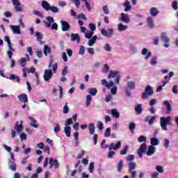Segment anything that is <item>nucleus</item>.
<instances>
[{
	"label": "nucleus",
	"mask_w": 178,
	"mask_h": 178,
	"mask_svg": "<svg viewBox=\"0 0 178 178\" xmlns=\"http://www.w3.org/2000/svg\"><path fill=\"white\" fill-rule=\"evenodd\" d=\"M14 129L15 130H17V133H22V129H23V121H20L19 124V122L17 121L15 123V126Z\"/></svg>",
	"instance_id": "18"
},
{
	"label": "nucleus",
	"mask_w": 178,
	"mask_h": 178,
	"mask_svg": "<svg viewBox=\"0 0 178 178\" xmlns=\"http://www.w3.org/2000/svg\"><path fill=\"white\" fill-rule=\"evenodd\" d=\"M63 113L67 114L69 113V107L67 106V104H66L63 110Z\"/></svg>",
	"instance_id": "61"
},
{
	"label": "nucleus",
	"mask_w": 178,
	"mask_h": 178,
	"mask_svg": "<svg viewBox=\"0 0 178 178\" xmlns=\"http://www.w3.org/2000/svg\"><path fill=\"white\" fill-rule=\"evenodd\" d=\"M163 105H165L167 110H166V113L169 114L170 112H172V105L169 103L168 101H164L163 102Z\"/></svg>",
	"instance_id": "24"
},
{
	"label": "nucleus",
	"mask_w": 178,
	"mask_h": 178,
	"mask_svg": "<svg viewBox=\"0 0 178 178\" xmlns=\"http://www.w3.org/2000/svg\"><path fill=\"white\" fill-rule=\"evenodd\" d=\"M137 166V164L134 162H129L128 163L129 172H131L132 170H134Z\"/></svg>",
	"instance_id": "27"
},
{
	"label": "nucleus",
	"mask_w": 178,
	"mask_h": 178,
	"mask_svg": "<svg viewBox=\"0 0 178 178\" xmlns=\"http://www.w3.org/2000/svg\"><path fill=\"white\" fill-rule=\"evenodd\" d=\"M135 111L136 115H141L143 113V105L139 104L135 106Z\"/></svg>",
	"instance_id": "22"
},
{
	"label": "nucleus",
	"mask_w": 178,
	"mask_h": 178,
	"mask_svg": "<svg viewBox=\"0 0 178 178\" xmlns=\"http://www.w3.org/2000/svg\"><path fill=\"white\" fill-rule=\"evenodd\" d=\"M94 169H95L94 162L92 161L89 164V168H88L89 172L94 173Z\"/></svg>",
	"instance_id": "45"
},
{
	"label": "nucleus",
	"mask_w": 178,
	"mask_h": 178,
	"mask_svg": "<svg viewBox=\"0 0 178 178\" xmlns=\"http://www.w3.org/2000/svg\"><path fill=\"white\" fill-rule=\"evenodd\" d=\"M152 94H154V89L151 86L148 85L146 87L145 92L142 94L141 98L142 99H148V97H151Z\"/></svg>",
	"instance_id": "3"
},
{
	"label": "nucleus",
	"mask_w": 178,
	"mask_h": 178,
	"mask_svg": "<svg viewBox=\"0 0 178 178\" xmlns=\"http://www.w3.org/2000/svg\"><path fill=\"white\" fill-rule=\"evenodd\" d=\"M52 70H45L43 76L44 81H49V79H52Z\"/></svg>",
	"instance_id": "7"
},
{
	"label": "nucleus",
	"mask_w": 178,
	"mask_h": 178,
	"mask_svg": "<svg viewBox=\"0 0 178 178\" xmlns=\"http://www.w3.org/2000/svg\"><path fill=\"white\" fill-rule=\"evenodd\" d=\"M127 86L129 90H134L136 88V83L133 81H128Z\"/></svg>",
	"instance_id": "32"
},
{
	"label": "nucleus",
	"mask_w": 178,
	"mask_h": 178,
	"mask_svg": "<svg viewBox=\"0 0 178 178\" xmlns=\"http://www.w3.org/2000/svg\"><path fill=\"white\" fill-rule=\"evenodd\" d=\"M156 99L154 98L152 99L149 102V105L152 107L154 106V105H156Z\"/></svg>",
	"instance_id": "55"
},
{
	"label": "nucleus",
	"mask_w": 178,
	"mask_h": 178,
	"mask_svg": "<svg viewBox=\"0 0 178 178\" xmlns=\"http://www.w3.org/2000/svg\"><path fill=\"white\" fill-rule=\"evenodd\" d=\"M88 91L89 94H90V95H92L93 97H95V95H97V92H98V90L95 88H90L88 90Z\"/></svg>",
	"instance_id": "34"
},
{
	"label": "nucleus",
	"mask_w": 178,
	"mask_h": 178,
	"mask_svg": "<svg viewBox=\"0 0 178 178\" xmlns=\"http://www.w3.org/2000/svg\"><path fill=\"white\" fill-rule=\"evenodd\" d=\"M35 37H36L37 41H39V42H41V41H42V39L44 38L42 37V33L38 31L35 32Z\"/></svg>",
	"instance_id": "36"
},
{
	"label": "nucleus",
	"mask_w": 178,
	"mask_h": 178,
	"mask_svg": "<svg viewBox=\"0 0 178 178\" xmlns=\"http://www.w3.org/2000/svg\"><path fill=\"white\" fill-rule=\"evenodd\" d=\"M145 149H147V143H143L138 149V154L139 158H143V154L145 152Z\"/></svg>",
	"instance_id": "8"
},
{
	"label": "nucleus",
	"mask_w": 178,
	"mask_h": 178,
	"mask_svg": "<svg viewBox=\"0 0 178 178\" xmlns=\"http://www.w3.org/2000/svg\"><path fill=\"white\" fill-rule=\"evenodd\" d=\"M138 141V143H147V137L145 136H140Z\"/></svg>",
	"instance_id": "42"
},
{
	"label": "nucleus",
	"mask_w": 178,
	"mask_h": 178,
	"mask_svg": "<svg viewBox=\"0 0 178 178\" xmlns=\"http://www.w3.org/2000/svg\"><path fill=\"white\" fill-rule=\"evenodd\" d=\"M104 136L110 137L111 136V128H107L104 132Z\"/></svg>",
	"instance_id": "59"
},
{
	"label": "nucleus",
	"mask_w": 178,
	"mask_h": 178,
	"mask_svg": "<svg viewBox=\"0 0 178 178\" xmlns=\"http://www.w3.org/2000/svg\"><path fill=\"white\" fill-rule=\"evenodd\" d=\"M42 8H43V9H44V10H49L51 9V4H49V3H48V1L44 0L42 1Z\"/></svg>",
	"instance_id": "21"
},
{
	"label": "nucleus",
	"mask_w": 178,
	"mask_h": 178,
	"mask_svg": "<svg viewBox=\"0 0 178 178\" xmlns=\"http://www.w3.org/2000/svg\"><path fill=\"white\" fill-rule=\"evenodd\" d=\"M120 72L119 71H112V95H116L118 94V86L120 83Z\"/></svg>",
	"instance_id": "1"
},
{
	"label": "nucleus",
	"mask_w": 178,
	"mask_h": 178,
	"mask_svg": "<svg viewBox=\"0 0 178 178\" xmlns=\"http://www.w3.org/2000/svg\"><path fill=\"white\" fill-rule=\"evenodd\" d=\"M155 151H156V148L154 146L149 145L147 151L146 152V155L147 156H152V155L155 154Z\"/></svg>",
	"instance_id": "11"
},
{
	"label": "nucleus",
	"mask_w": 178,
	"mask_h": 178,
	"mask_svg": "<svg viewBox=\"0 0 178 178\" xmlns=\"http://www.w3.org/2000/svg\"><path fill=\"white\" fill-rule=\"evenodd\" d=\"M88 130H89V134L92 136L95 133V125L93 123H91L88 126Z\"/></svg>",
	"instance_id": "28"
},
{
	"label": "nucleus",
	"mask_w": 178,
	"mask_h": 178,
	"mask_svg": "<svg viewBox=\"0 0 178 178\" xmlns=\"http://www.w3.org/2000/svg\"><path fill=\"white\" fill-rule=\"evenodd\" d=\"M33 15H36L37 16H39V17H44V15H42V13H41V12L38 11V10H33Z\"/></svg>",
	"instance_id": "60"
},
{
	"label": "nucleus",
	"mask_w": 178,
	"mask_h": 178,
	"mask_svg": "<svg viewBox=\"0 0 178 178\" xmlns=\"http://www.w3.org/2000/svg\"><path fill=\"white\" fill-rule=\"evenodd\" d=\"M134 129H136V124L134 122H131L129 124V130L131 133H134Z\"/></svg>",
	"instance_id": "48"
},
{
	"label": "nucleus",
	"mask_w": 178,
	"mask_h": 178,
	"mask_svg": "<svg viewBox=\"0 0 178 178\" xmlns=\"http://www.w3.org/2000/svg\"><path fill=\"white\" fill-rule=\"evenodd\" d=\"M72 130V127L70 126H65V127H64V133L65 134V136L67 137H71L72 134L70 133Z\"/></svg>",
	"instance_id": "26"
},
{
	"label": "nucleus",
	"mask_w": 178,
	"mask_h": 178,
	"mask_svg": "<svg viewBox=\"0 0 178 178\" xmlns=\"http://www.w3.org/2000/svg\"><path fill=\"white\" fill-rule=\"evenodd\" d=\"M17 98L20 101V102H24V104L29 102V97H27V94L26 93H22L18 95Z\"/></svg>",
	"instance_id": "12"
},
{
	"label": "nucleus",
	"mask_w": 178,
	"mask_h": 178,
	"mask_svg": "<svg viewBox=\"0 0 178 178\" xmlns=\"http://www.w3.org/2000/svg\"><path fill=\"white\" fill-rule=\"evenodd\" d=\"M101 33L102 34V35H104L105 37H109V33L106 30H105V29H101Z\"/></svg>",
	"instance_id": "56"
},
{
	"label": "nucleus",
	"mask_w": 178,
	"mask_h": 178,
	"mask_svg": "<svg viewBox=\"0 0 178 178\" xmlns=\"http://www.w3.org/2000/svg\"><path fill=\"white\" fill-rule=\"evenodd\" d=\"M43 53L44 54L45 56H48V54H51V47L48 45H44Z\"/></svg>",
	"instance_id": "35"
},
{
	"label": "nucleus",
	"mask_w": 178,
	"mask_h": 178,
	"mask_svg": "<svg viewBox=\"0 0 178 178\" xmlns=\"http://www.w3.org/2000/svg\"><path fill=\"white\" fill-rule=\"evenodd\" d=\"M10 27L14 34H22L19 26L10 25Z\"/></svg>",
	"instance_id": "15"
},
{
	"label": "nucleus",
	"mask_w": 178,
	"mask_h": 178,
	"mask_svg": "<svg viewBox=\"0 0 178 178\" xmlns=\"http://www.w3.org/2000/svg\"><path fill=\"white\" fill-rule=\"evenodd\" d=\"M127 29H129V26L127 25H124L122 23H120L118 24V31H124L125 30H127Z\"/></svg>",
	"instance_id": "31"
},
{
	"label": "nucleus",
	"mask_w": 178,
	"mask_h": 178,
	"mask_svg": "<svg viewBox=\"0 0 178 178\" xmlns=\"http://www.w3.org/2000/svg\"><path fill=\"white\" fill-rule=\"evenodd\" d=\"M112 116L115 118V119H119V118H120V113L118 109H112Z\"/></svg>",
	"instance_id": "29"
},
{
	"label": "nucleus",
	"mask_w": 178,
	"mask_h": 178,
	"mask_svg": "<svg viewBox=\"0 0 178 178\" xmlns=\"http://www.w3.org/2000/svg\"><path fill=\"white\" fill-rule=\"evenodd\" d=\"M172 92L173 94H177L178 93V88L177 86H174L172 88Z\"/></svg>",
	"instance_id": "64"
},
{
	"label": "nucleus",
	"mask_w": 178,
	"mask_h": 178,
	"mask_svg": "<svg viewBox=\"0 0 178 178\" xmlns=\"http://www.w3.org/2000/svg\"><path fill=\"white\" fill-rule=\"evenodd\" d=\"M71 41H76L77 44L80 42V36L77 33L71 34Z\"/></svg>",
	"instance_id": "25"
},
{
	"label": "nucleus",
	"mask_w": 178,
	"mask_h": 178,
	"mask_svg": "<svg viewBox=\"0 0 178 178\" xmlns=\"http://www.w3.org/2000/svg\"><path fill=\"white\" fill-rule=\"evenodd\" d=\"M142 55H146V56L145 57V60H148V59H149V58H151L152 53L151 51L148 52V49L147 48H143L142 50Z\"/></svg>",
	"instance_id": "13"
},
{
	"label": "nucleus",
	"mask_w": 178,
	"mask_h": 178,
	"mask_svg": "<svg viewBox=\"0 0 178 178\" xmlns=\"http://www.w3.org/2000/svg\"><path fill=\"white\" fill-rule=\"evenodd\" d=\"M26 58H22L20 61H19V65L21 67H24V66H26V62H29V60H30V56H29V54H26Z\"/></svg>",
	"instance_id": "16"
},
{
	"label": "nucleus",
	"mask_w": 178,
	"mask_h": 178,
	"mask_svg": "<svg viewBox=\"0 0 178 178\" xmlns=\"http://www.w3.org/2000/svg\"><path fill=\"white\" fill-rule=\"evenodd\" d=\"M150 144L152 147H155V145H159V140H158L156 138H152L150 139Z\"/></svg>",
	"instance_id": "30"
},
{
	"label": "nucleus",
	"mask_w": 178,
	"mask_h": 178,
	"mask_svg": "<svg viewBox=\"0 0 178 178\" xmlns=\"http://www.w3.org/2000/svg\"><path fill=\"white\" fill-rule=\"evenodd\" d=\"M89 29L92 32L95 31V29H96L95 25L94 24H92V23H90L89 24Z\"/></svg>",
	"instance_id": "63"
},
{
	"label": "nucleus",
	"mask_w": 178,
	"mask_h": 178,
	"mask_svg": "<svg viewBox=\"0 0 178 178\" xmlns=\"http://www.w3.org/2000/svg\"><path fill=\"white\" fill-rule=\"evenodd\" d=\"M156 60H158V57H156V56H152L150 60V65L152 66H155V65H156L157 63Z\"/></svg>",
	"instance_id": "38"
},
{
	"label": "nucleus",
	"mask_w": 178,
	"mask_h": 178,
	"mask_svg": "<svg viewBox=\"0 0 178 178\" xmlns=\"http://www.w3.org/2000/svg\"><path fill=\"white\" fill-rule=\"evenodd\" d=\"M149 13H150L151 16L156 17V16L157 15H159V10H158L157 8L152 7L149 10Z\"/></svg>",
	"instance_id": "20"
},
{
	"label": "nucleus",
	"mask_w": 178,
	"mask_h": 178,
	"mask_svg": "<svg viewBox=\"0 0 178 178\" xmlns=\"http://www.w3.org/2000/svg\"><path fill=\"white\" fill-rule=\"evenodd\" d=\"M166 84H168V81L163 82V85H160L157 88L156 92H161V91H162V88H163V87H165V86H166Z\"/></svg>",
	"instance_id": "43"
},
{
	"label": "nucleus",
	"mask_w": 178,
	"mask_h": 178,
	"mask_svg": "<svg viewBox=\"0 0 178 178\" xmlns=\"http://www.w3.org/2000/svg\"><path fill=\"white\" fill-rule=\"evenodd\" d=\"M91 101H92V97L91 95H88L86 96V106H90V105H91Z\"/></svg>",
	"instance_id": "39"
},
{
	"label": "nucleus",
	"mask_w": 178,
	"mask_h": 178,
	"mask_svg": "<svg viewBox=\"0 0 178 178\" xmlns=\"http://www.w3.org/2000/svg\"><path fill=\"white\" fill-rule=\"evenodd\" d=\"M170 144V140H169V138L164 139V142H163L164 148H169Z\"/></svg>",
	"instance_id": "41"
},
{
	"label": "nucleus",
	"mask_w": 178,
	"mask_h": 178,
	"mask_svg": "<svg viewBox=\"0 0 178 178\" xmlns=\"http://www.w3.org/2000/svg\"><path fill=\"white\" fill-rule=\"evenodd\" d=\"M147 26L149 29H154V19L151 17L147 18Z\"/></svg>",
	"instance_id": "33"
},
{
	"label": "nucleus",
	"mask_w": 178,
	"mask_h": 178,
	"mask_svg": "<svg viewBox=\"0 0 178 178\" xmlns=\"http://www.w3.org/2000/svg\"><path fill=\"white\" fill-rule=\"evenodd\" d=\"M127 151H129V146L126 145L124 148L120 151V155H126L127 154Z\"/></svg>",
	"instance_id": "46"
},
{
	"label": "nucleus",
	"mask_w": 178,
	"mask_h": 178,
	"mask_svg": "<svg viewBox=\"0 0 178 178\" xmlns=\"http://www.w3.org/2000/svg\"><path fill=\"white\" fill-rule=\"evenodd\" d=\"M118 20L119 22H122V23L128 24L130 23V17L127 14L122 13Z\"/></svg>",
	"instance_id": "5"
},
{
	"label": "nucleus",
	"mask_w": 178,
	"mask_h": 178,
	"mask_svg": "<svg viewBox=\"0 0 178 178\" xmlns=\"http://www.w3.org/2000/svg\"><path fill=\"white\" fill-rule=\"evenodd\" d=\"M61 29L63 31H69L70 30V24L66 21L61 20Z\"/></svg>",
	"instance_id": "9"
},
{
	"label": "nucleus",
	"mask_w": 178,
	"mask_h": 178,
	"mask_svg": "<svg viewBox=\"0 0 178 178\" xmlns=\"http://www.w3.org/2000/svg\"><path fill=\"white\" fill-rule=\"evenodd\" d=\"M49 10H51V12H53V13H58L59 12V8H58L56 6H53L50 7Z\"/></svg>",
	"instance_id": "47"
},
{
	"label": "nucleus",
	"mask_w": 178,
	"mask_h": 178,
	"mask_svg": "<svg viewBox=\"0 0 178 178\" xmlns=\"http://www.w3.org/2000/svg\"><path fill=\"white\" fill-rule=\"evenodd\" d=\"M172 124V118L170 117H161L160 118V126L163 131H168V126Z\"/></svg>",
	"instance_id": "2"
},
{
	"label": "nucleus",
	"mask_w": 178,
	"mask_h": 178,
	"mask_svg": "<svg viewBox=\"0 0 178 178\" xmlns=\"http://www.w3.org/2000/svg\"><path fill=\"white\" fill-rule=\"evenodd\" d=\"M76 19H83V20H87V17H86V15H84V13H81L79 15H77Z\"/></svg>",
	"instance_id": "54"
},
{
	"label": "nucleus",
	"mask_w": 178,
	"mask_h": 178,
	"mask_svg": "<svg viewBox=\"0 0 178 178\" xmlns=\"http://www.w3.org/2000/svg\"><path fill=\"white\" fill-rule=\"evenodd\" d=\"M161 40L163 42H165V44H163V47H165V48H169V47L170 46V44H169V42L170 41V39H169L166 33L163 32L161 33Z\"/></svg>",
	"instance_id": "4"
},
{
	"label": "nucleus",
	"mask_w": 178,
	"mask_h": 178,
	"mask_svg": "<svg viewBox=\"0 0 178 178\" xmlns=\"http://www.w3.org/2000/svg\"><path fill=\"white\" fill-rule=\"evenodd\" d=\"M122 147V142L118 141L115 145L112 144V148L114 149V151H116V149H119Z\"/></svg>",
	"instance_id": "37"
},
{
	"label": "nucleus",
	"mask_w": 178,
	"mask_h": 178,
	"mask_svg": "<svg viewBox=\"0 0 178 178\" xmlns=\"http://www.w3.org/2000/svg\"><path fill=\"white\" fill-rule=\"evenodd\" d=\"M156 119V117L155 115H149L145 118L144 122H145V123H148L149 126H151V124H154V122H155Z\"/></svg>",
	"instance_id": "10"
},
{
	"label": "nucleus",
	"mask_w": 178,
	"mask_h": 178,
	"mask_svg": "<svg viewBox=\"0 0 178 178\" xmlns=\"http://www.w3.org/2000/svg\"><path fill=\"white\" fill-rule=\"evenodd\" d=\"M9 79L13 81L14 80H16V83H20V78H19V76H15V74H10Z\"/></svg>",
	"instance_id": "40"
},
{
	"label": "nucleus",
	"mask_w": 178,
	"mask_h": 178,
	"mask_svg": "<svg viewBox=\"0 0 178 178\" xmlns=\"http://www.w3.org/2000/svg\"><path fill=\"white\" fill-rule=\"evenodd\" d=\"M156 170H157V172H159V173H163L164 172L163 167H162V165H156Z\"/></svg>",
	"instance_id": "51"
},
{
	"label": "nucleus",
	"mask_w": 178,
	"mask_h": 178,
	"mask_svg": "<svg viewBox=\"0 0 178 178\" xmlns=\"http://www.w3.org/2000/svg\"><path fill=\"white\" fill-rule=\"evenodd\" d=\"M16 168H17V165L15 163H13V164L9 165V168L11 170H13L14 172H16Z\"/></svg>",
	"instance_id": "53"
},
{
	"label": "nucleus",
	"mask_w": 178,
	"mask_h": 178,
	"mask_svg": "<svg viewBox=\"0 0 178 178\" xmlns=\"http://www.w3.org/2000/svg\"><path fill=\"white\" fill-rule=\"evenodd\" d=\"M134 158H135L134 154H129L127 156L126 159L128 162H130V161H133L134 159Z\"/></svg>",
	"instance_id": "57"
},
{
	"label": "nucleus",
	"mask_w": 178,
	"mask_h": 178,
	"mask_svg": "<svg viewBox=\"0 0 178 178\" xmlns=\"http://www.w3.org/2000/svg\"><path fill=\"white\" fill-rule=\"evenodd\" d=\"M172 8L174 10H177L178 9V2L177 1H172Z\"/></svg>",
	"instance_id": "49"
},
{
	"label": "nucleus",
	"mask_w": 178,
	"mask_h": 178,
	"mask_svg": "<svg viewBox=\"0 0 178 178\" xmlns=\"http://www.w3.org/2000/svg\"><path fill=\"white\" fill-rule=\"evenodd\" d=\"M123 6L124 8V12H129V10H131V6L130 5V1H129V0H125Z\"/></svg>",
	"instance_id": "19"
},
{
	"label": "nucleus",
	"mask_w": 178,
	"mask_h": 178,
	"mask_svg": "<svg viewBox=\"0 0 178 178\" xmlns=\"http://www.w3.org/2000/svg\"><path fill=\"white\" fill-rule=\"evenodd\" d=\"M46 20H47V21L44 22L46 27H51L52 23L55 22V19H54V17H51V16L47 17Z\"/></svg>",
	"instance_id": "14"
},
{
	"label": "nucleus",
	"mask_w": 178,
	"mask_h": 178,
	"mask_svg": "<svg viewBox=\"0 0 178 178\" xmlns=\"http://www.w3.org/2000/svg\"><path fill=\"white\" fill-rule=\"evenodd\" d=\"M101 147L104 149H106L108 148L109 152H108V158H112V143H111L110 145H103Z\"/></svg>",
	"instance_id": "17"
},
{
	"label": "nucleus",
	"mask_w": 178,
	"mask_h": 178,
	"mask_svg": "<svg viewBox=\"0 0 178 178\" xmlns=\"http://www.w3.org/2000/svg\"><path fill=\"white\" fill-rule=\"evenodd\" d=\"M69 73V71H67V66H65L62 70L61 74L62 76H66Z\"/></svg>",
	"instance_id": "52"
},
{
	"label": "nucleus",
	"mask_w": 178,
	"mask_h": 178,
	"mask_svg": "<svg viewBox=\"0 0 178 178\" xmlns=\"http://www.w3.org/2000/svg\"><path fill=\"white\" fill-rule=\"evenodd\" d=\"M49 163L50 165L49 169H52V167L54 166L55 169H58L59 168V161L58 159H54V158H50Z\"/></svg>",
	"instance_id": "6"
},
{
	"label": "nucleus",
	"mask_w": 178,
	"mask_h": 178,
	"mask_svg": "<svg viewBox=\"0 0 178 178\" xmlns=\"http://www.w3.org/2000/svg\"><path fill=\"white\" fill-rule=\"evenodd\" d=\"M79 55H84L86 54V49H84V46H81L79 49Z\"/></svg>",
	"instance_id": "58"
},
{
	"label": "nucleus",
	"mask_w": 178,
	"mask_h": 178,
	"mask_svg": "<svg viewBox=\"0 0 178 178\" xmlns=\"http://www.w3.org/2000/svg\"><path fill=\"white\" fill-rule=\"evenodd\" d=\"M102 84L108 90L112 88V81H109V83H108V81H106V79H102Z\"/></svg>",
	"instance_id": "23"
},
{
	"label": "nucleus",
	"mask_w": 178,
	"mask_h": 178,
	"mask_svg": "<svg viewBox=\"0 0 178 178\" xmlns=\"http://www.w3.org/2000/svg\"><path fill=\"white\" fill-rule=\"evenodd\" d=\"M70 124H73V118H68L65 120V126H70Z\"/></svg>",
	"instance_id": "50"
},
{
	"label": "nucleus",
	"mask_w": 178,
	"mask_h": 178,
	"mask_svg": "<svg viewBox=\"0 0 178 178\" xmlns=\"http://www.w3.org/2000/svg\"><path fill=\"white\" fill-rule=\"evenodd\" d=\"M123 169V160H120L118 164V172H122Z\"/></svg>",
	"instance_id": "44"
},
{
	"label": "nucleus",
	"mask_w": 178,
	"mask_h": 178,
	"mask_svg": "<svg viewBox=\"0 0 178 178\" xmlns=\"http://www.w3.org/2000/svg\"><path fill=\"white\" fill-rule=\"evenodd\" d=\"M93 35H94V32L90 31L88 33L85 34V37H86V38L90 39V38H91V37H92Z\"/></svg>",
	"instance_id": "62"
}]
</instances>
